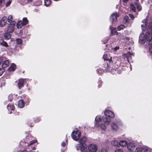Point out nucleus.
<instances>
[{
  "label": "nucleus",
  "instance_id": "nucleus-1",
  "mask_svg": "<svg viewBox=\"0 0 152 152\" xmlns=\"http://www.w3.org/2000/svg\"><path fill=\"white\" fill-rule=\"evenodd\" d=\"M77 150H80L81 152H96L98 150L97 145L95 144H89L87 148L85 147L84 145L77 144L76 145Z\"/></svg>",
  "mask_w": 152,
  "mask_h": 152
},
{
  "label": "nucleus",
  "instance_id": "nucleus-2",
  "mask_svg": "<svg viewBox=\"0 0 152 152\" xmlns=\"http://www.w3.org/2000/svg\"><path fill=\"white\" fill-rule=\"evenodd\" d=\"M145 40L148 42V45L152 44V33L151 31H148L145 35L143 33L140 34L139 41L141 43H144Z\"/></svg>",
  "mask_w": 152,
  "mask_h": 152
},
{
  "label": "nucleus",
  "instance_id": "nucleus-3",
  "mask_svg": "<svg viewBox=\"0 0 152 152\" xmlns=\"http://www.w3.org/2000/svg\"><path fill=\"white\" fill-rule=\"evenodd\" d=\"M81 136V132L79 130L73 131L72 133V138L75 141H78Z\"/></svg>",
  "mask_w": 152,
  "mask_h": 152
},
{
  "label": "nucleus",
  "instance_id": "nucleus-4",
  "mask_svg": "<svg viewBox=\"0 0 152 152\" xmlns=\"http://www.w3.org/2000/svg\"><path fill=\"white\" fill-rule=\"evenodd\" d=\"M16 24L15 22H13L9 24L7 29L6 30V32L7 33H11L13 31L14 29V26Z\"/></svg>",
  "mask_w": 152,
  "mask_h": 152
},
{
  "label": "nucleus",
  "instance_id": "nucleus-5",
  "mask_svg": "<svg viewBox=\"0 0 152 152\" xmlns=\"http://www.w3.org/2000/svg\"><path fill=\"white\" fill-rule=\"evenodd\" d=\"M136 7L139 11H140L141 10V6L138 5L136 2H134V4H130L131 9L134 12H135L136 11Z\"/></svg>",
  "mask_w": 152,
  "mask_h": 152
},
{
  "label": "nucleus",
  "instance_id": "nucleus-6",
  "mask_svg": "<svg viewBox=\"0 0 152 152\" xmlns=\"http://www.w3.org/2000/svg\"><path fill=\"white\" fill-rule=\"evenodd\" d=\"M119 16V14L117 12H114L111 15L110 19L113 24H115L117 20V18Z\"/></svg>",
  "mask_w": 152,
  "mask_h": 152
},
{
  "label": "nucleus",
  "instance_id": "nucleus-7",
  "mask_svg": "<svg viewBox=\"0 0 152 152\" xmlns=\"http://www.w3.org/2000/svg\"><path fill=\"white\" fill-rule=\"evenodd\" d=\"M105 115L109 117L113 118L114 117V114L113 112L110 110H107L104 111Z\"/></svg>",
  "mask_w": 152,
  "mask_h": 152
},
{
  "label": "nucleus",
  "instance_id": "nucleus-8",
  "mask_svg": "<svg viewBox=\"0 0 152 152\" xmlns=\"http://www.w3.org/2000/svg\"><path fill=\"white\" fill-rule=\"evenodd\" d=\"M7 23V18L4 16L2 18L0 22V26L2 27L4 26Z\"/></svg>",
  "mask_w": 152,
  "mask_h": 152
},
{
  "label": "nucleus",
  "instance_id": "nucleus-9",
  "mask_svg": "<svg viewBox=\"0 0 152 152\" xmlns=\"http://www.w3.org/2000/svg\"><path fill=\"white\" fill-rule=\"evenodd\" d=\"M143 23L141 25V28L143 31H145L146 30V27L147 26V21L146 19H145L142 21Z\"/></svg>",
  "mask_w": 152,
  "mask_h": 152
},
{
  "label": "nucleus",
  "instance_id": "nucleus-10",
  "mask_svg": "<svg viewBox=\"0 0 152 152\" xmlns=\"http://www.w3.org/2000/svg\"><path fill=\"white\" fill-rule=\"evenodd\" d=\"M128 149L131 151H132L134 149L135 146L133 143H129L127 145Z\"/></svg>",
  "mask_w": 152,
  "mask_h": 152
},
{
  "label": "nucleus",
  "instance_id": "nucleus-11",
  "mask_svg": "<svg viewBox=\"0 0 152 152\" xmlns=\"http://www.w3.org/2000/svg\"><path fill=\"white\" fill-rule=\"evenodd\" d=\"M24 81V80L23 79H20L19 80L18 86L19 89L23 86Z\"/></svg>",
  "mask_w": 152,
  "mask_h": 152
},
{
  "label": "nucleus",
  "instance_id": "nucleus-12",
  "mask_svg": "<svg viewBox=\"0 0 152 152\" xmlns=\"http://www.w3.org/2000/svg\"><path fill=\"white\" fill-rule=\"evenodd\" d=\"M87 140V138L86 137L84 136L82 137L79 140V142L80 144H79V145H80L81 146L82 145H83V144Z\"/></svg>",
  "mask_w": 152,
  "mask_h": 152
},
{
  "label": "nucleus",
  "instance_id": "nucleus-13",
  "mask_svg": "<svg viewBox=\"0 0 152 152\" xmlns=\"http://www.w3.org/2000/svg\"><path fill=\"white\" fill-rule=\"evenodd\" d=\"M95 126L97 127L100 126V128L103 130H105L106 129V126L104 124H101L99 125L98 123L96 122L95 123Z\"/></svg>",
  "mask_w": 152,
  "mask_h": 152
},
{
  "label": "nucleus",
  "instance_id": "nucleus-14",
  "mask_svg": "<svg viewBox=\"0 0 152 152\" xmlns=\"http://www.w3.org/2000/svg\"><path fill=\"white\" fill-rule=\"evenodd\" d=\"M133 55L132 53H131L129 52H128L127 53L124 54V56L126 57L127 60L128 62H129L130 58H131L132 56Z\"/></svg>",
  "mask_w": 152,
  "mask_h": 152
},
{
  "label": "nucleus",
  "instance_id": "nucleus-15",
  "mask_svg": "<svg viewBox=\"0 0 152 152\" xmlns=\"http://www.w3.org/2000/svg\"><path fill=\"white\" fill-rule=\"evenodd\" d=\"M103 122L105 125H108L110 124L111 120L110 119L107 117H105L103 119Z\"/></svg>",
  "mask_w": 152,
  "mask_h": 152
},
{
  "label": "nucleus",
  "instance_id": "nucleus-16",
  "mask_svg": "<svg viewBox=\"0 0 152 152\" xmlns=\"http://www.w3.org/2000/svg\"><path fill=\"white\" fill-rule=\"evenodd\" d=\"M111 127L114 131H116L118 129V126L117 124L114 122H113L111 124Z\"/></svg>",
  "mask_w": 152,
  "mask_h": 152
},
{
  "label": "nucleus",
  "instance_id": "nucleus-17",
  "mask_svg": "<svg viewBox=\"0 0 152 152\" xmlns=\"http://www.w3.org/2000/svg\"><path fill=\"white\" fill-rule=\"evenodd\" d=\"M9 62V61L6 60L3 61L2 63V66L3 68L7 67L8 65Z\"/></svg>",
  "mask_w": 152,
  "mask_h": 152
},
{
  "label": "nucleus",
  "instance_id": "nucleus-18",
  "mask_svg": "<svg viewBox=\"0 0 152 152\" xmlns=\"http://www.w3.org/2000/svg\"><path fill=\"white\" fill-rule=\"evenodd\" d=\"M18 106L21 108H22L24 106V103L23 100H20L18 103Z\"/></svg>",
  "mask_w": 152,
  "mask_h": 152
},
{
  "label": "nucleus",
  "instance_id": "nucleus-19",
  "mask_svg": "<svg viewBox=\"0 0 152 152\" xmlns=\"http://www.w3.org/2000/svg\"><path fill=\"white\" fill-rule=\"evenodd\" d=\"M110 28L111 30V35H113L114 34L116 33L117 31L116 28L112 27L110 26Z\"/></svg>",
  "mask_w": 152,
  "mask_h": 152
},
{
  "label": "nucleus",
  "instance_id": "nucleus-20",
  "mask_svg": "<svg viewBox=\"0 0 152 152\" xmlns=\"http://www.w3.org/2000/svg\"><path fill=\"white\" fill-rule=\"evenodd\" d=\"M127 143L126 141L125 140H122L119 142V146L120 145L124 147L127 145Z\"/></svg>",
  "mask_w": 152,
  "mask_h": 152
},
{
  "label": "nucleus",
  "instance_id": "nucleus-21",
  "mask_svg": "<svg viewBox=\"0 0 152 152\" xmlns=\"http://www.w3.org/2000/svg\"><path fill=\"white\" fill-rule=\"evenodd\" d=\"M24 25L21 20L19 21L17 24V26L18 28L19 29L21 28Z\"/></svg>",
  "mask_w": 152,
  "mask_h": 152
},
{
  "label": "nucleus",
  "instance_id": "nucleus-22",
  "mask_svg": "<svg viewBox=\"0 0 152 152\" xmlns=\"http://www.w3.org/2000/svg\"><path fill=\"white\" fill-rule=\"evenodd\" d=\"M16 68V65L14 64H13L9 67V70L10 71H13L15 70Z\"/></svg>",
  "mask_w": 152,
  "mask_h": 152
},
{
  "label": "nucleus",
  "instance_id": "nucleus-23",
  "mask_svg": "<svg viewBox=\"0 0 152 152\" xmlns=\"http://www.w3.org/2000/svg\"><path fill=\"white\" fill-rule=\"evenodd\" d=\"M111 143L113 145L119 147V142H118L116 140H112L111 142Z\"/></svg>",
  "mask_w": 152,
  "mask_h": 152
},
{
  "label": "nucleus",
  "instance_id": "nucleus-24",
  "mask_svg": "<svg viewBox=\"0 0 152 152\" xmlns=\"http://www.w3.org/2000/svg\"><path fill=\"white\" fill-rule=\"evenodd\" d=\"M7 108L8 110H13L15 109V107L13 104H8L7 106Z\"/></svg>",
  "mask_w": 152,
  "mask_h": 152
},
{
  "label": "nucleus",
  "instance_id": "nucleus-25",
  "mask_svg": "<svg viewBox=\"0 0 152 152\" xmlns=\"http://www.w3.org/2000/svg\"><path fill=\"white\" fill-rule=\"evenodd\" d=\"M144 151V148H137L136 149L135 152H143Z\"/></svg>",
  "mask_w": 152,
  "mask_h": 152
},
{
  "label": "nucleus",
  "instance_id": "nucleus-26",
  "mask_svg": "<svg viewBox=\"0 0 152 152\" xmlns=\"http://www.w3.org/2000/svg\"><path fill=\"white\" fill-rule=\"evenodd\" d=\"M7 19L8 22L10 23H12L13 22H15L13 21V17L12 15H9Z\"/></svg>",
  "mask_w": 152,
  "mask_h": 152
},
{
  "label": "nucleus",
  "instance_id": "nucleus-27",
  "mask_svg": "<svg viewBox=\"0 0 152 152\" xmlns=\"http://www.w3.org/2000/svg\"><path fill=\"white\" fill-rule=\"evenodd\" d=\"M9 33L7 32L4 34V36L7 39H10L11 36V35Z\"/></svg>",
  "mask_w": 152,
  "mask_h": 152
},
{
  "label": "nucleus",
  "instance_id": "nucleus-28",
  "mask_svg": "<svg viewBox=\"0 0 152 152\" xmlns=\"http://www.w3.org/2000/svg\"><path fill=\"white\" fill-rule=\"evenodd\" d=\"M107 54H104L103 56V58L104 59V61H105V60H108V61H109L110 62L112 60H111V57L110 58V59H108L107 58Z\"/></svg>",
  "mask_w": 152,
  "mask_h": 152
},
{
  "label": "nucleus",
  "instance_id": "nucleus-29",
  "mask_svg": "<svg viewBox=\"0 0 152 152\" xmlns=\"http://www.w3.org/2000/svg\"><path fill=\"white\" fill-rule=\"evenodd\" d=\"M22 22L23 24L25 25L28 23V20L27 18H23Z\"/></svg>",
  "mask_w": 152,
  "mask_h": 152
},
{
  "label": "nucleus",
  "instance_id": "nucleus-30",
  "mask_svg": "<svg viewBox=\"0 0 152 152\" xmlns=\"http://www.w3.org/2000/svg\"><path fill=\"white\" fill-rule=\"evenodd\" d=\"M95 121L97 122H100L102 120L101 116H97L95 118Z\"/></svg>",
  "mask_w": 152,
  "mask_h": 152
},
{
  "label": "nucleus",
  "instance_id": "nucleus-31",
  "mask_svg": "<svg viewBox=\"0 0 152 152\" xmlns=\"http://www.w3.org/2000/svg\"><path fill=\"white\" fill-rule=\"evenodd\" d=\"M125 27L123 25H121L118 26L117 28V29L118 31H120Z\"/></svg>",
  "mask_w": 152,
  "mask_h": 152
},
{
  "label": "nucleus",
  "instance_id": "nucleus-32",
  "mask_svg": "<svg viewBox=\"0 0 152 152\" xmlns=\"http://www.w3.org/2000/svg\"><path fill=\"white\" fill-rule=\"evenodd\" d=\"M0 44L1 45L6 47H7L8 46V44L5 41L2 42L0 43Z\"/></svg>",
  "mask_w": 152,
  "mask_h": 152
},
{
  "label": "nucleus",
  "instance_id": "nucleus-33",
  "mask_svg": "<svg viewBox=\"0 0 152 152\" xmlns=\"http://www.w3.org/2000/svg\"><path fill=\"white\" fill-rule=\"evenodd\" d=\"M149 46V52L152 55V44L151 45H148Z\"/></svg>",
  "mask_w": 152,
  "mask_h": 152
},
{
  "label": "nucleus",
  "instance_id": "nucleus-34",
  "mask_svg": "<svg viewBox=\"0 0 152 152\" xmlns=\"http://www.w3.org/2000/svg\"><path fill=\"white\" fill-rule=\"evenodd\" d=\"M5 2V0H0V6H2L4 5Z\"/></svg>",
  "mask_w": 152,
  "mask_h": 152
},
{
  "label": "nucleus",
  "instance_id": "nucleus-35",
  "mask_svg": "<svg viewBox=\"0 0 152 152\" xmlns=\"http://www.w3.org/2000/svg\"><path fill=\"white\" fill-rule=\"evenodd\" d=\"M16 41H17V43L18 44H21L22 43V40L20 39H16Z\"/></svg>",
  "mask_w": 152,
  "mask_h": 152
},
{
  "label": "nucleus",
  "instance_id": "nucleus-36",
  "mask_svg": "<svg viewBox=\"0 0 152 152\" xmlns=\"http://www.w3.org/2000/svg\"><path fill=\"white\" fill-rule=\"evenodd\" d=\"M97 71L99 74L101 75L103 72V70L102 69H99L97 70Z\"/></svg>",
  "mask_w": 152,
  "mask_h": 152
},
{
  "label": "nucleus",
  "instance_id": "nucleus-37",
  "mask_svg": "<svg viewBox=\"0 0 152 152\" xmlns=\"http://www.w3.org/2000/svg\"><path fill=\"white\" fill-rule=\"evenodd\" d=\"M5 71V69L3 68L0 69V76Z\"/></svg>",
  "mask_w": 152,
  "mask_h": 152
},
{
  "label": "nucleus",
  "instance_id": "nucleus-38",
  "mask_svg": "<svg viewBox=\"0 0 152 152\" xmlns=\"http://www.w3.org/2000/svg\"><path fill=\"white\" fill-rule=\"evenodd\" d=\"M144 152H151V149L150 148H148L147 147H144Z\"/></svg>",
  "mask_w": 152,
  "mask_h": 152
},
{
  "label": "nucleus",
  "instance_id": "nucleus-39",
  "mask_svg": "<svg viewBox=\"0 0 152 152\" xmlns=\"http://www.w3.org/2000/svg\"><path fill=\"white\" fill-rule=\"evenodd\" d=\"M12 0H9V1L6 4V7H8L10 6L11 4Z\"/></svg>",
  "mask_w": 152,
  "mask_h": 152
},
{
  "label": "nucleus",
  "instance_id": "nucleus-40",
  "mask_svg": "<svg viewBox=\"0 0 152 152\" xmlns=\"http://www.w3.org/2000/svg\"><path fill=\"white\" fill-rule=\"evenodd\" d=\"M99 152H107V151L105 148H102L99 150Z\"/></svg>",
  "mask_w": 152,
  "mask_h": 152
},
{
  "label": "nucleus",
  "instance_id": "nucleus-41",
  "mask_svg": "<svg viewBox=\"0 0 152 152\" xmlns=\"http://www.w3.org/2000/svg\"><path fill=\"white\" fill-rule=\"evenodd\" d=\"M37 142V140H33L30 142V143H29V144H28V145H30L32 144H33L34 143H36Z\"/></svg>",
  "mask_w": 152,
  "mask_h": 152
},
{
  "label": "nucleus",
  "instance_id": "nucleus-42",
  "mask_svg": "<svg viewBox=\"0 0 152 152\" xmlns=\"http://www.w3.org/2000/svg\"><path fill=\"white\" fill-rule=\"evenodd\" d=\"M114 152H124L123 151L120 149H116L115 151Z\"/></svg>",
  "mask_w": 152,
  "mask_h": 152
},
{
  "label": "nucleus",
  "instance_id": "nucleus-43",
  "mask_svg": "<svg viewBox=\"0 0 152 152\" xmlns=\"http://www.w3.org/2000/svg\"><path fill=\"white\" fill-rule=\"evenodd\" d=\"M148 27L150 29L152 30V23H149Z\"/></svg>",
  "mask_w": 152,
  "mask_h": 152
},
{
  "label": "nucleus",
  "instance_id": "nucleus-44",
  "mask_svg": "<svg viewBox=\"0 0 152 152\" xmlns=\"http://www.w3.org/2000/svg\"><path fill=\"white\" fill-rule=\"evenodd\" d=\"M129 15L132 19H133L134 18V17L133 15L132 14H129Z\"/></svg>",
  "mask_w": 152,
  "mask_h": 152
},
{
  "label": "nucleus",
  "instance_id": "nucleus-45",
  "mask_svg": "<svg viewBox=\"0 0 152 152\" xmlns=\"http://www.w3.org/2000/svg\"><path fill=\"white\" fill-rule=\"evenodd\" d=\"M12 95H10L8 97L9 98H10V101H12Z\"/></svg>",
  "mask_w": 152,
  "mask_h": 152
},
{
  "label": "nucleus",
  "instance_id": "nucleus-46",
  "mask_svg": "<svg viewBox=\"0 0 152 152\" xmlns=\"http://www.w3.org/2000/svg\"><path fill=\"white\" fill-rule=\"evenodd\" d=\"M18 152H30V151H27L24 150L23 151H18Z\"/></svg>",
  "mask_w": 152,
  "mask_h": 152
},
{
  "label": "nucleus",
  "instance_id": "nucleus-47",
  "mask_svg": "<svg viewBox=\"0 0 152 152\" xmlns=\"http://www.w3.org/2000/svg\"><path fill=\"white\" fill-rule=\"evenodd\" d=\"M65 145L66 144L64 142H63L61 144L62 146L63 147H64L65 146Z\"/></svg>",
  "mask_w": 152,
  "mask_h": 152
},
{
  "label": "nucleus",
  "instance_id": "nucleus-48",
  "mask_svg": "<svg viewBox=\"0 0 152 152\" xmlns=\"http://www.w3.org/2000/svg\"><path fill=\"white\" fill-rule=\"evenodd\" d=\"M119 49V47H118V46H116V47H115V48H114V49L115 50H118Z\"/></svg>",
  "mask_w": 152,
  "mask_h": 152
},
{
  "label": "nucleus",
  "instance_id": "nucleus-49",
  "mask_svg": "<svg viewBox=\"0 0 152 152\" xmlns=\"http://www.w3.org/2000/svg\"><path fill=\"white\" fill-rule=\"evenodd\" d=\"M47 1H48V0H45V4L46 7L48 6L46 4Z\"/></svg>",
  "mask_w": 152,
  "mask_h": 152
},
{
  "label": "nucleus",
  "instance_id": "nucleus-50",
  "mask_svg": "<svg viewBox=\"0 0 152 152\" xmlns=\"http://www.w3.org/2000/svg\"><path fill=\"white\" fill-rule=\"evenodd\" d=\"M128 17H125L124 18V19H126V22H127V18H128Z\"/></svg>",
  "mask_w": 152,
  "mask_h": 152
},
{
  "label": "nucleus",
  "instance_id": "nucleus-51",
  "mask_svg": "<svg viewBox=\"0 0 152 152\" xmlns=\"http://www.w3.org/2000/svg\"><path fill=\"white\" fill-rule=\"evenodd\" d=\"M32 149L33 150H35L36 149V147H33Z\"/></svg>",
  "mask_w": 152,
  "mask_h": 152
},
{
  "label": "nucleus",
  "instance_id": "nucleus-52",
  "mask_svg": "<svg viewBox=\"0 0 152 152\" xmlns=\"http://www.w3.org/2000/svg\"><path fill=\"white\" fill-rule=\"evenodd\" d=\"M129 0H123V1L124 2H126L127 1Z\"/></svg>",
  "mask_w": 152,
  "mask_h": 152
},
{
  "label": "nucleus",
  "instance_id": "nucleus-53",
  "mask_svg": "<svg viewBox=\"0 0 152 152\" xmlns=\"http://www.w3.org/2000/svg\"><path fill=\"white\" fill-rule=\"evenodd\" d=\"M48 1H49V2H50L49 4H51V0H48Z\"/></svg>",
  "mask_w": 152,
  "mask_h": 152
}]
</instances>
